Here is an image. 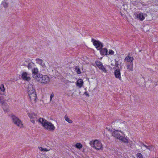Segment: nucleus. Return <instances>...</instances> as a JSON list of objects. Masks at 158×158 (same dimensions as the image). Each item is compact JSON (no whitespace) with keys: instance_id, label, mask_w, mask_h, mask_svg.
I'll list each match as a JSON object with an SVG mask.
<instances>
[{"instance_id":"1","label":"nucleus","mask_w":158,"mask_h":158,"mask_svg":"<svg viewBox=\"0 0 158 158\" xmlns=\"http://www.w3.org/2000/svg\"><path fill=\"white\" fill-rule=\"evenodd\" d=\"M38 121L46 129L52 131L55 129V127L52 123L45 120L44 118H40Z\"/></svg>"},{"instance_id":"2","label":"nucleus","mask_w":158,"mask_h":158,"mask_svg":"<svg viewBox=\"0 0 158 158\" xmlns=\"http://www.w3.org/2000/svg\"><path fill=\"white\" fill-rule=\"evenodd\" d=\"M91 42H93V45L98 50H99L103 47V44L98 40H97L92 38Z\"/></svg>"},{"instance_id":"3","label":"nucleus","mask_w":158,"mask_h":158,"mask_svg":"<svg viewBox=\"0 0 158 158\" xmlns=\"http://www.w3.org/2000/svg\"><path fill=\"white\" fill-rule=\"evenodd\" d=\"M42 76L39 77L38 78H40L38 81L41 83L47 84L49 82L50 79L47 75H43L41 74Z\"/></svg>"},{"instance_id":"4","label":"nucleus","mask_w":158,"mask_h":158,"mask_svg":"<svg viewBox=\"0 0 158 158\" xmlns=\"http://www.w3.org/2000/svg\"><path fill=\"white\" fill-rule=\"evenodd\" d=\"M11 118L13 123L18 127L23 125L21 121L14 114H11Z\"/></svg>"},{"instance_id":"5","label":"nucleus","mask_w":158,"mask_h":158,"mask_svg":"<svg viewBox=\"0 0 158 158\" xmlns=\"http://www.w3.org/2000/svg\"><path fill=\"white\" fill-rule=\"evenodd\" d=\"M93 147L95 149L97 150H99L102 148V143L97 140H95L93 142Z\"/></svg>"},{"instance_id":"6","label":"nucleus","mask_w":158,"mask_h":158,"mask_svg":"<svg viewBox=\"0 0 158 158\" xmlns=\"http://www.w3.org/2000/svg\"><path fill=\"white\" fill-rule=\"evenodd\" d=\"M95 64L98 68L102 72L105 73L107 72L106 68L103 65L102 62L99 60H97L95 61Z\"/></svg>"},{"instance_id":"7","label":"nucleus","mask_w":158,"mask_h":158,"mask_svg":"<svg viewBox=\"0 0 158 158\" xmlns=\"http://www.w3.org/2000/svg\"><path fill=\"white\" fill-rule=\"evenodd\" d=\"M135 16L141 21H143L144 19L145 16H147L146 14H143L142 13L138 12L134 14Z\"/></svg>"},{"instance_id":"8","label":"nucleus","mask_w":158,"mask_h":158,"mask_svg":"<svg viewBox=\"0 0 158 158\" xmlns=\"http://www.w3.org/2000/svg\"><path fill=\"white\" fill-rule=\"evenodd\" d=\"M114 74L116 78H118L119 80L122 81L120 70L119 68H117L115 70Z\"/></svg>"},{"instance_id":"9","label":"nucleus","mask_w":158,"mask_h":158,"mask_svg":"<svg viewBox=\"0 0 158 158\" xmlns=\"http://www.w3.org/2000/svg\"><path fill=\"white\" fill-rule=\"evenodd\" d=\"M32 74H33V77L35 78L36 79H37V78H38L39 77L42 76L41 75V74H40L38 73V69L37 68H35L32 70Z\"/></svg>"},{"instance_id":"10","label":"nucleus","mask_w":158,"mask_h":158,"mask_svg":"<svg viewBox=\"0 0 158 158\" xmlns=\"http://www.w3.org/2000/svg\"><path fill=\"white\" fill-rule=\"evenodd\" d=\"M112 136L116 138L117 139L119 140L120 139L122 138V136H121L118 132V131L117 130H115L114 131H113L112 132Z\"/></svg>"},{"instance_id":"11","label":"nucleus","mask_w":158,"mask_h":158,"mask_svg":"<svg viewBox=\"0 0 158 158\" xmlns=\"http://www.w3.org/2000/svg\"><path fill=\"white\" fill-rule=\"evenodd\" d=\"M28 74L26 72H23L22 74L21 77L24 80L29 81L30 80L31 78L30 77L27 76Z\"/></svg>"},{"instance_id":"12","label":"nucleus","mask_w":158,"mask_h":158,"mask_svg":"<svg viewBox=\"0 0 158 158\" xmlns=\"http://www.w3.org/2000/svg\"><path fill=\"white\" fill-rule=\"evenodd\" d=\"M30 101L33 100L35 101L37 98V95L35 92H32L30 94H28Z\"/></svg>"},{"instance_id":"13","label":"nucleus","mask_w":158,"mask_h":158,"mask_svg":"<svg viewBox=\"0 0 158 158\" xmlns=\"http://www.w3.org/2000/svg\"><path fill=\"white\" fill-rule=\"evenodd\" d=\"M98 50L100 51V53L102 56H104L108 55V50L106 48H102Z\"/></svg>"},{"instance_id":"14","label":"nucleus","mask_w":158,"mask_h":158,"mask_svg":"<svg viewBox=\"0 0 158 158\" xmlns=\"http://www.w3.org/2000/svg\"><path fill=\"white\" fill-rule=\"evenodd\" d=\"M28 94H30L32 92H35V89L33 88V85L32 84H29L28 85Z\"/></svg>"},{"instance_id":"15","label":"nucleus","mask_w":158,"mask_h":158,"mask_svg":"<svg viewBox=\"0 0 158 158\" xmlns=\"http://www.w3.org/2000/svg\"><path fill=\"white\" fill-rule=\"evenodd\" d=\"M2 104V108L4 112H8L9 109L7 103L4 102H3Z\"/></svg>"},{"instance_id":"16","label":"nucleus","mask_w":158,"mask_h":158,"mask_svg":"<svg viewBox=\"0 0 158 158\" xmlns=\"http://www.w3.org/2000/svg\"><path fill=\"white\" fill-rule=\"evenodd\" d=\"M84 82L82 80L78 79L77 81L76 85L79 88H81Z\"/></svg>"},{"instance_id":"17","label":"nucleus","mask_w":158,"mask_h":158,"mask_svg":"<svg viewBox=\"0 0 158 158\" xmlns=\"http://www.w3.org/2000/svg\"><path fill=\"white\" fill-rule=\"evenodd\" d=\"M124 60L126 61L127 62L133 63V61L134 60V58L133 57H130L129 55H128L126 57Z\"/></svg>"},{"instance_id":"18","label":"nucleus","mask_w":158,"mask_h":158,"mask_svg":"<svg viewBox=\"0 0 158 158\" xmlns=\"http://www.w3.org/2000/svg\"><path fill=\"white\" fill-rule=\"evenodd\" d=\"M133 67V63H128L127 64V69L129 71H132Z\"/></svg>"},{"instance_id":"19","label":"nucleus","mask_w":158,"mask_h":158,"mask_svg":"<svg viewBox=\"0 0 158 158\" xmlns=\"http://www.w3.org/2000/svg\"><path fill=\"white\" fill-rule=\"evenodd\" d=\"M28 115L29 116L30 119H33L35 118L36 116V114L34 113H27Z\"/></svg>"},{"instance_id":"20","label":"nucleus","mask_w":158,"mask_h":158,"mask_svg":"<svg viewBox=\"0 0 158 158\" xmlns=\"http://www.w3.org/2000/svg\"><path fill=\"white\" fill-rule=\"evenodd\" d=\"M65 120L69 123H73V121L71 120L68 117V116L66 115L64 116Z\"/></svg>"},{"instance_id":"21","label":"nucleus","mask_w":158,"mask_h":158,"mask_svg":"<svg viewBox=\"0 0 158 158\" xmlns=\"http://www.w3.org/2000/svg\"><path fill=\"white\" fill-rule=\"evenodd\" d=\"M25 62L28 64L27 65V67L28 68V69H31L32 68L33 65L34 64V63L32 62L29 63L28 62V61H27V60H25Z\"/></svg>"},{"instance_id":"22","label":"nucleus","mask_w":158,"mask_h":158,"mask_svg":"<svg viewBox=\"0 0 158 158\" xmlns=\"http://www.w3.org/2000/svg\"><path fill=\"white\" fill-rule=\"evenodd\" d=\"M75 71L78 74H80L81 73L80 69L79 67L76 66L75 67Z\"/></svg>"},{"instance_id":"23","label":"nucleus","mask_w":158,"mask_h":158,"mask_svg":"<svg viewBox=\"0 0 158 158\" xmlns=\"http://www.w3.org/2000/svg\"><path fill=\"white\" fill-rule=\"evenodd\" d=\"M122 138L120 139L119 140H121L124 143H128V139L123 136H122Z\"/></svg>"},{"instance_id":"24","label":"nucleus","mask_w":158,"mask_h":158,"mask_svg":"<svg viewBox=\"0 0 158 158\" xmlns=\"http://www.w3.org/2000/svg\"><path fill=\"white\" fill-rule=\"evenodd\" d=\"M75 147L78 149H81L82 147V145L80 143H77L75 145Z\"/></svg>"},{"instance_id":"25","label":"nucleus","mask_w":158,"mask_h":158,"mask_svg":"<svg viewBox=\"0 0 158 158\" xmlns=\"http://www.w3.org/2000/svg\"><path fill=\"white\" fill-rule=\"evenodd\" d=\"M146 148L147 149H148L150 151H152L154 150V148H153V146L152 145L148 146L146 145Z\"/></svg>"},{"instance_id":"26","label":"nucleus","mask_w":158,"mask_h":158,"mask_svg":"<svg viewBox=\"0 0 158 158\" xmlns=\"http://www.w3.org/2000/svg\"><path fill=\"white\" fill-rule=\"evenodd\" d=\"M35 60L37 63L41 65H42L43 62V60L42 59L39 58H37Z\"/></svg>"},{"instance_id":"27","label":"nucleus","mask_w":158,"mask_h":158,"mask_svg":"<svg viewBox=\"0 0 158 158\" xmlns=\"http://www.w3.org/2000/svg\"><path fill=\"white\" fill-rule=\"evenodd\" d=\"M2 4L5 8H6L8 6V3L6 2H3L2 3Z\"/></svg>"},{"instance_id":"28","label":"nucleus","mask_w":158,"mask_h":158,"mask_svg":"<svg viewBox=\"0 0 158 158\" xmlns=\"http://www.w3.org/2000/svg\"><path fill=\"white\" fill-rule=\"evenodd\" d=\"M0 89L1 91L3 92L5 90V88L4 87V85L2 84L0 86Z\"/></svg>"},{"instance_id":"29","label":"nucleus","mask_w":158,"mask_h":158,"mask_svg":"<svg viewBox=\"0 0 158 158\" xmlns=\"http://www.w3.org/2000/svg\"><path fill=\"white\" fill-rule=\"evenodd\" d=\"M114 61L115 62V64H114V66H116V67H117V68H119L118 67L119 64L118 63V61L116 59H114Z\"/></svg>"},{"instance_id":"30","label":"nucleus","mask_w":158,"mask_h":158,"mask_svg":"<svg viewBox=\"0 0 158 158\" xmlns=\"http://www.w3.org/2000/svg\"><path fill=\"white\" fill-rule=\"evenodd\" d=\"M39 149L40 150H41L42 151L47 152L48 151V150L47 148H43L40 147L39 148Z\"/></svg>"},{"instance_id":"31","label":"nucleus","mask_w":158,"mask_h":158,"mask_svg":"<svg viewBox=\"0 0 158 158\" xmlns=\"http://www.w3.org/2000/svg\"><path fill=\"white\" fill-rule=\"evenodd\" d=\"M137 157L139 158H143V155L141 153H138L137 154Z\"/></svg>"},{"instance_id":"32","label":"nucleus","mask_w":158,"mask_h":158,"mask_svg":"<svg viewBox=\"0 0 158 158\" xmlns=\"http://www.w3.org/2000/svg\"><path fill=\"white\" fill-rule=\"evenodd\" d=\"M109 54L110 55H113L114 53V52L112 50H109Z\"/></svg>"},{"instance_id":"33","label":"nucleus","mask_w":158,"mask_h":158,"mask_svg":"<svg viewBox=\"0 0 158 158\" xmlns=\"http://www.w3.org/2000/svg\"><path fill=\"white\" fill-rule=\"evenodd\" d=\"M5 101L3 100V98L2 96H0V103H3V102H4Z\"/></svg>"},{"instance_id":"34","label":"nucleus","mask_w":158,"mask_h":158,"mask_svg":"<svg viewBox=\"0 0 158 158\" xmlns=\"http://www.w3.org/2000/svg\"><path fill=\"white\" fill-rule=\"evenodd\" d=\"M54 94L53 93H52L50 95V101L52 100V98L54 97Z\"/></svg>"},{"instance_id":"35","label":"nucleus","mask_w":158,"mask_h":158,"mask_svg":"<svg viewBox=\"0 0 158 158\" xmlns=\"http://www.w3.org/2000/svg\"><path fill=\"white\" fill-rule=\"evenodd\" d=\"M84 94H85V95L87 97H89V94H88V93L87 92H85L84 93Z\"/></svg>"},{"instance_id":"36","label":"nucleus","mask_w":158,"mask_h":158,"mask_svg":"<svg viewBox=\"0 0 158 158\" xmlns=\"http://www.w3.org/2000/svg\"><path fill=\"white\" fill-rule=\"evenodd\" d=\"M121 15H122V16L123 18H125V17L126 18V16L124 14H123L121 12H120Z\"/></svg>"},{"instance_id":"37","label":"nucleus","mask_w":158,"mask_h":158,"mask_svg":"<svg viewBox=\"0 0 158 158\" xmlns=\"http://www.w3.org/2000/svg\"><path fill=\"white\" fill-rule=\"evenodd\" d=\"M30 121L33 123H34L35 121L33 119H30Z\"/></svg>"},{"instance_id":"38","label":"nucleus","mask_w":158,"mask_h":158,"mask_svg":"<svg viewBox=\"0 0 158 158\" xmlns=\"http://www.w3.org/2000/svg\"><path fill=\"white\" fill-rule=\"evenodd\" d=\"M141 144L143 146L145 147H146V145L144 143H141Z\"/></svg>"},{"instance_id":"39","label":"nucleus","mask_w":158,"mask_h":158,"mask_svg":"<svg viewBox=\"0 0 158 158\" xmlns=\"http://www.w3.org/2000/svg\"><path fill=\"white\" fill-rule=\"evenodd\" d=\"M117 68V67H116V66H115V67H113V69L115 70Z\"/></svg>"},{"instance_id":"40","label":"nucleus","mask_w":158,"mask_h":158,"mask_svg":"<svg viewBox=\"0 0 158 158\" xmlns=\"http://www.w3.org/2000/svg\"><path fill=\"white\" fill-rule=\"evenodd\" d=\"M106 129H107L109 130L110 131H111H111H112V130H110L109 129H108V127H106Z\"/></svg>"},{"instance_id":"41","label":"nucleus","mask_w":158,"mask_h":158,"mask_svg":"<svg viewBox=\"0 0 158 158\" xmlns=\"http://www.w3.org/2000/svg\"><path fill=\"white\" fill-rule=\"evenodd\" d=\"M90 144L92 146H93V142L92 143V142H90Z\"/></svg>"},{"instance_id":"42","label":"nucleus","mask_w":158,"mask_h":158,"mask_svg":"<svg viewBox=\"0 0 158 158\" xmlns=\"http://www.w3.org/2000/svg\"><path fill=\"white\" fill-rule=\"evenodd\" d=\"M23 65L25 66H27V65L26 64H23Z\"/></svg>"},{"instance_id":"43","label":"nucleus","mask_w":158,"mask_h":158,"mask_svg":"<svg viewBox=\"0 0 158 158\" xmlns=\"http://www.w3.org/2000/svg\"><path fill=\"white\" fill-rule=\"evenodd\" d=\"M111 65H112V66H114V64H112V63H111Z\"/></svg>"}]
</instances>
